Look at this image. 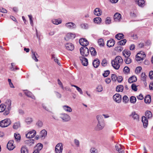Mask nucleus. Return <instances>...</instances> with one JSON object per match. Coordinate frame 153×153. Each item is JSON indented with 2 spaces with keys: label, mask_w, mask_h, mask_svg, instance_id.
I'll return each mask as SVG.
<instances>
[{
  "label": "nucleus",
  "mask_w": 153,
  "mask_h": 153,
  "mask_svg": "<svg viewBox=\"0 0 153 153\" xmlns=\"http://www.w3.org/2000/svg\"><path fill=\"white\" fill-rule=\"evenodd\" d=\"M123 62L121 57L120 56H117L112 61L111 64L113 68L116 70L118 69Z\"/></svg>",
  "instance_id": "nucleus-1"
},
{
  "label": "nucleus",
  "mask_w": 153,
  "mask_h": 153,
  "mask_svg": "<svg viewBox=\"0 0 153 153\" xmlns=\"http://www.w3.org/2000/svg\"><path fill=\"white\" fill-rule=\"evenodd\" d=\"M96 118L98 122L97 125L98 130H102L104 128L105 126L103 117L101 115H98L97 116Z\"/></svg>",
  "instance_id": "nucleus-2"
},
{
  "label": "nucleus",
  "mask_w": 153,
  "mask_h": 153,
  "mask_svg": "<svg viewBox=\"0 0 153 153\" xmlns=\"http://www.w3.org/2000/svg\"><path fill=\"white\" fill-rule=\"evenodd\" d=\"M81 54L83 56H87L89 54L88 49L86 47H82L80 49Z\"/></svg>",
  "instance_id": "nucleus-3"
},
{
  "label": "nucleus",
  "mask_w": 153,
  "mask_h": 153,
  "mask_svg": "<svg viewBox=\"0 0 153 153\" xmlns=\"http://www.w3.org/2000/svg\"><path fill=\"white\" fill-rule=\"evenodd\" d=\"M10 125V119H6L0 121V126L2 128L6 127Z\"/></svg>",
  "instance_id": "nucleus-4"
},
{
  "label": "nucleus",
  "mask_w": 153,
  "mask_h": 153,
  "mask_svg": "<svg viewBox=\"0 0 153 153\" xmlns=\"http://www.w3.org/2000/svg\"><path fill=\"white\" fill-rule=\"evenodd\" d=\"M63 149L62 144V143H58L55 147V152L56 153H62Z\"/></svg>",
  "instance_id": "nucleus-5"
},
{
  "label": "nucleus",
  "mask_w": 153,
  "mask_h": 153,
  "mask_svg": "<svg viewBox=\"0 0 153 153\" xmlns=\"http://www.w3.org/2000/svg\"><path fill=\"white\" fill-rule=\"evenodd\" d=\"M60 117L64 122H67L71 120L70 116L66 114H62L60 115Z\"/></svg>",
  "instance_id": "nucleus-6"
},
{
  "label": "nucleus",
  "mask_w": 153,
  "mask_h": 153,
  "mask_svg": "<svg viewBox=\"0 0 153 153\" xmlns=\"http://www.w3.org/2000/svg\"><path fill=\"white\" fill-rule=\"evenodd\" d=\"M36 134V131L34 130L30 131L26 134V136L28 138H32L34 137Z\"/></svg>",
  "instance_id": "nucleus-7"
},
{
  "label": "nucleus",
  "mask_w": 153,
  "mask_h": 153,
  "mask_svg": "<svg viewBox=\"0 0 153 153\" xmlns=\"http://www.w3.org/2000/svg\"><path fill=\"white\" fill-rule=\"evenodd\" d=\"M114 100L117 103H120V102L121 100V96L119 94H116L113 96Z\"/></svg>",
  "instance_id": "nucleus-8"
},
{
  "label": "nucleus",
  "mask_w": 153,
  "mask_h": 153,
  "mask_svg": "<svg viewBox=\"0 0 153 153\" xmlns=\"http://www.w3.org/2000/svg\"><path fill=\"white\" fill-rule=\"evenodd\" d=\"M80 44L82 46L85 47L88 45V41L85 38L80 39L79 40Z\"/></svg>",
  "instance_id": "nucleus-9"
},
{
  "label": "nucleus",
  "mask_w": 153,
  "mask_h": 153,
  "mask_svg": "<svg viewBox=\"0 0 153 153\" xmlns=\"http://www.w3.org/2000/svg\"><path fill=\"white\" fill-rule=\"evenodd\" d=\"M114 21L116 22H120L121 19V15L119 13H116L114 16Z\"/></svg>",
  "instance_id": "nucleus-10"
},
{
  "label": "nucleus",
  "mask_w": 153,
  "mask_h": 153,
  "mask_svg": "<svg viewBox=\"0 0 153 153\" xmlns=\"http://www.w3.org/2000/svg\"><path fill=\"white\" fill-rule=\"evenodd\" d=\"M79 59L83 66H87L88 65V62L87 59L84 57H80Z\"/></svg>",
  "instance_id": "nucleus-11"
},
{
  "label": "nucleus",
  "mask_w": 153,
  "mask_h": 153,
  "mask_svg": "<svg viewBox=\"0 0 153 153\" xmlns=\"http://www.w3.org/2000/svg\"><path fill=\"white\" fill-rule=\"evenodd\" d=\"M65 26L69 29H73L76 28V25L72 22H68L65 24Z\"/></svg>",
  "instance_id": "nucleus-12"
},
{
  "label": "nucleus",
  "mask_w": 153,
  "mask_h": 153,
  "mask_svg": "<svg viewBox=\"0 0 153 153\" xmlns=\"http://www.w3.org/2000/svg\"><path fill=\"white\" fill-rule=\"evenodd\" d=\"M66 49L68 51H72L74 48V45L71 43H67L65 44Z\"/></svg>",
  "instance_id": "nucleus-13"
},
{
  "label": "nucleus",
  "mask_w": 153,
  "mask_h": 153,
  "mask_svg": "<svg viewBox=\"0 0 153 153\" xmlns=\"http://www.w3.org/2000/svg\"><path fill=\"white\" fill-rule=\"evenodd\" d=\"M142 121L143 122L144 128H146L148 125V121L146 117L143 116L142 117Z\"/></svg>",
  "instance_id": "nucleus-14"
},
{
  "label": "nucleus",
  "mask_w": 153,
  "mask_h": 153,
  "mask_svg": "<svg viewBox=\"0 0 153 153\" xmlns=\"http://www.w3.org/2000/svg\"><path fill=\"white\" fill-rule=\"evenodd\" d=\"M75 36V34L71 33H69L66 35V37L65 38V40L68 41L70 39L74 38Z\"/></svg>",
  "instance_id": "nucleus-15"
},
{
  "label": "nucleus",
  "mask_w": 153,
  "mask_h": 153,
  "mask_svg": "<svg viewBox=\"0 0 153 153\" xmlns=\"http://www.w3.org/2000/svg\"><path fill=\"white\" fill-rule=\"evenodd\" d=\"M94 13L97 16H100L102 14V11L99 8H97L94 10Z\"/></svg>",
  "instance_id": "nucleus-16"
},
{
  "label": "nucleus",
  "mask_w": 153,
  "mask_h": 153,
  "mask_svg": "<svg viewBox=\"0 0 153 153\" xmlns=\"http://www.w3.org/2000/svg\"><path fill=\"white\" fill-rule=\"evenodd\" d=\"M24 93L27 97H31V98L33 99H35V97L32 95V93L30 92L27 90H26L25 91Z\"/></svg>",
  "instance_id": "nucleus-17"
},
{
  "label": "nucleus",
  "mask_w": 153,
  "mask_h": 153,
  "mask_svg": "<svg viewBox=\"0 0 153 153\" xmlns=\"http://www.w3.org/2000/svg\"><path fill=\"white\" fill-rule=\"evenodd\" d=\"M100 62L99 60L96 59L94 60L93 62V65L94 68H97L99 65Z\"/></svg>",
  "instance_id": "nucleus-18"
},
{
  "label": "nucleus",
  "mask_w": 153,
  "mask_h": 153,
  "mask_svg": "<svg viewBox=\"0 0 153 153\" xmlns=\"http://www.w3.org/2000/svg\"><path fill=\"white\" fill-rule=\"evenodd\" d=\"M115 43V42L113 39H111L107 41V45L109 47L113 46Z\"/></svg>",
  "instance_id": "nucleus-19"
},
{
  "label": "nucleus",
  "mask_w": 153,
  "mask_h": 153,
  "mask_svg": "<svg viewBox=\"0 0 153 153\" xmlns=\"http://www.w3.org/2000/svg\"><path fill=\"white\" fill-rule=\"evenodd\" d=\"M136 3L139 6L143 7L145 5V1L143 0H136Z\"/></svg>",
  "instance_id": "nucleus-20"
},
{
  "label": "nucleus",
  "mask_w": 153,
  "mask_h": 153,
  "mask_svg": "<svg viewBox=\"0 0 153 153\" xmlns=\"http://www.w3.org/2000/svg\"><path fill=\"white\" fill-rule=\"evenodd\" d=\"M42 144L40 143H38L35 147L36 149L35 150H37L38 152H39V151L42 149Z\"/></svg>",
  "instance_id": "nucleus-21"
},
{
  "label": "nucleus",
  "mask_w": 153,
  "mask_h": 153,
  "mask_svg": "<svg viewBox=\"0 0 153 153\" xmlns=\"http://www.w3.org/2000/svg\"><path fill=\"white\" fill-rule=\"evenodd\" d=\"M130 116L132 117L134 120H138L139 118L138 115L134 111L132 112Z\"/></svg>",
  "instance_id": "nucleus-22"
},
{
  "label": "nucleus",
  "mask_w": 153,
  "mask_h": 153,
  "mask_svg": "<svg viewBox=\"0 0 153 153\" xmlns=\"http://www.w3.org/2000/svg\"><path fill=\"white\" fill-rule=\"evenodd\" d=\"M13 129H17L21 127V124L20 122L19 121L15 123L13 125Z\"/></svg>",
  "instance_id": "nucleus-23"
},
{
  "label": "nucleus",
  "mask_w": 153,
  "mask_h": 153,
  "mask_svg": "<svg viewBox=\"0 0 153 153\" xmlns=\"http://www.w3.org/2000/svg\"><path fill=\"white\" fill-rule=\"evenodd\" d=\"M123 54L125 57H129L131 55L130 51L127 50H124L123 52Z\"/></svg>",
  "instance_id": "nucleus-24"
},
{
  "label": "nucleus",
  "mask_w": 153,
  "mask_h": 153,
  "mask_svg": "<svg viewBox=\"0 0 153 153\" xmlns=\"http://www.w3.org/2000/svg\"><path fill=\"white\" fill-rule=\"evenodd\" d=\"M137 80L136 77L135 76H133L130 77L128 80L129 83H131L135 82Z\"/></svg>",
  "instance_id": "nucleus-25"
},
{
  "label": "nucleus",
  "mask_w": 153,
  "mask_h": 153,
  "mask_svg": "<svg viewBox=\"0 0 153 153\" xmlns=\"http://www.w3.org/2000/svg\"><path fill=\"white\" fill-rule=\"evenodd\" d=\"M62 107L64 110L66 112H71L72 111V109L67 105L63 106Z\"/></svg>",
  "instance_id": "nucleus-26"
},
{
  "label": "nucleus",
  "mask_w": 153,
  "mask_h": 153,
  "mask_svg": "<svg viewBox=\"0 0 153 153\" xmlns=\"http://www.w3.org/2000/svg\"><path fill=\"white\" fill-rule=\"evenodd\" d=\"M33 121V119L31 117H27L26 118L25 120V123L28 125L30 124Z\"/></svg>",
  "instance_id": "nucleus-27"
},
{
  "label": "nucleus",
  "mask_w": 153,
  "mask_h": 153,
  "mask_svg": "<svg viewBox=\"0 0 153 153\" xmlns=\"http://www.w3.org/2000/svg\"><path fill=\"white\" fill-rule=\"evenodd\" d=\"M89 50L92 56H95L96 55L97 52L96 51L95 48L93 47H91L89 48Z\"/></svg>",
  "instance_id": "nucleus-28"
},
{
  "label": "nucleus",
  "mask_w": 153,
  "mask_h": 153,
  "mask_svg": "<svg viewBox=\"0 0 153 153\" xmlns=\"http://www.w3.org/2000/svg\"><path fill=\"white\" fill-rule=\"evenodd\" d=\"M151 97L149 95L146 96L144 98V101L146 103H149L151 102Z\"/></svg>",
  "instance_id": "nucleus-29"
},
{
  "label": "nucleus",
  "mask_w": 153,
  "mask_h": 153,
  "mask_svg": "<svg viewBox=\"0 0 153 153\" xmlns=\"http://www.w3.org/2000/svg\"><path fill=\"white\" fill-rule=\"evenodd\" d=\"M47 134V132L45 130L43 129L41 131L40 135L41 137H45Z\"/></svg>",
  "instance_id": "nucleus-30"
},
{
  "label": "nucleus",
  "mask_w": 153,
  "mask_h": 153,
  "mask_svg": "<svg viewBox=\"0 0 153 153\" xmlns=\"http://www.w3.org/2000/svg\"><path fill=\"white\" fill-rule=\"evenodd\" d=\"M123 88L124 87L123 85H118L117 86L116 91L118 92H122Z\"/></svg>",
  "instance_id": "nucleus-31"
},
{
  "label": "nucleus",
  "mask_w": 153,
  "mask_h": 153,
  "mask_svg": "<svg viewBox=\"0 0 153 153\" xmlns=\"http://www.w3.org/2000/svg\"><path fill=\"white\" fill-rule=\"evenodd\" d=\"M21 153H28V150L25 146H22L21 148Z\"/></svg>",
  "instance_id": "nucleus-32"
},
{
  "label": "nucleus",
  "mask_w": 153,
  "mask_h": 153,
  "mask_svg": "<svg viewBox=\"0 0 153 153\" xmlns=\"http://www.w3.org/2000/svg\"><path fill=\"white\" fill-rule=\"evenodd\" d=\"M32 58L36 62L38 61V59L37 58V56L38 55L37 53L33 51H32Z\"/></svg>",
  "instance_id": "nucleus-33"
},
{
  "label": "nucleus",
  "mask_w": 153,
  "mask_h": 153,
  "mask_svg": "<svg viewBox=\"0 0 153 153\" xmlns=\"http://www.w3.org/2000/svg\"><path fill=\"white\" fill-rule=\"evenodd\" d=\"M146 117L148 119L151 118L152 117V114L150 111H147L145 113Z\"/></svg>",
  "instance_id": "nucleus-34"
},
{
  "label": "nucleus",
  "mask_w": 153,
  "mask_h": 153,
  "mask_svg": "<svg viewBox=\"0 0 153 153\" xmlns=\"http://www.w3.org/2000/svg\"><path fill=\"white\" fill-rule=\"evenodd\" d=\"M124 61L127 64H129L132 61L131 58L129 57H125Z\"/></svg>",
  "instance_id": "nucleus-35"
},
{
  "label": "nucleus",
  "mask_w": 153,
  "mask_h": 153,
  "mask_svg": "<svg viewBox=\"0 0 153 153\" xmlns=\"http://www.w3.org/2000/svg\"><path fill=\"white\" fill-rule=\"evenodd\" d=\"M115 38L118 40L124 38V35L122 33H118L115 36Z\"/></svg>",
  "instance_id": "nucleus-36"
},
{
  "label": "nucleus",
  "mask_w": 153,
  "mask_h": 153,
  "mask_svg": "<svg viewBox=\"0 0 153 153\" xmlns=\"http://www.w3.org/2000/svg\"><path fill=\"white\" fill-rule=\"evenodd\" d=\"M143 57H141L139 55H137L136 56L135 59L137 61H139L141 60H143L144 58L145 57V56L144 55Z\"/></svg>",
  "instance_id": "nucleus-37"
},
{
  "label": "nucleus",
  "mask_w": 153,
  "mask_h": 153,
  "mask_svg": "<svg viewBox=\"0 0 153 153\" xmlns=\"http://www.w3.org/2000/svg\"><path fill=\"white\" fill-rule=\"evenodd\" d=\"M101 19L100 17H96L94 19V21L95 23L100 24L101 21Z\"/></svg>",
  "instance_id": "nucleus-38"
},
{
  "label": "nucleus",
  "mask_w": 153,
  "mask_h": 153,
  "mask_svg": "<svg viewBox=\"0 0 153 153\" xmlns=\"http://www.w3.org/2000/svg\"><path fill=\"white\" fill-rule=\"evenodd\" d=\"M6 108V106L4 104H1L0 105V112H3Z\"/></svg>",
  "instance_id": "nucleus-39"
},
{
  "label": "nucleus",
  "mask_w": 153,
  "mask_h": 153,
  "mask_svg": "<svg viewBox=\"0 0 153 153\" xmlns=\"http://www.w3.org/2000/svg\"><path fill=\"white\" fill-rule=\"evenodd\" d=\"M52 22L53 24L57 25L61 24L62 21L60 20H59L57 19H53L52 20Z\"/></svg>",
  "instance_id": "nucleus-40"
},
{
  "label": "nucleus",
  "mask_w": 153,
  "mask_h": 153,
  "mask_svg": "<svg viewBox=\"0 0 153 153\" xmlns=\"http://www.w3.org/2000/svg\"><path fill=\"white\" fill-rule=\"evenodd\" d=\"M136 101V99L135 97L131 96L130 98V102L133 104H134Z\"/></svg>",
  "instance_id": "nucleus-41"
},
{
  "label": "nucleus",
  "mask_w": 153,
  "mask_h": 153,
  "mask_svg": "<svg viewBox=\"0 0 153 153\" xmlns=\"http://www.w3.org/2000/svg\"><path fill=\"white\" fill-rule=\"evenodd\" d=\"M122 100L125 103H127L129 101L128 98L126 95L124 96L123 97Z\"/></svg>",
  "instance_id": "nucleus-42"
},
{
  "label": "nucleus",
  "mask_w": 153,
  "mask_h": 153,
  "mask_svg": "<svg viewBox=\"0 0 153 153\" xmlns=\"http://www.w3.org/2000/svg\"><path fill=\"white\" fill-rule=\"evenodd\" d=\"M99 45L101 46H103L104 45V42L103 39H100L98 41Z\"/></svg>",
  "instance_id": "nucleus-43"
},
{
  "label": "nucleus",
  "mask_w": 153,
  "mask_h": 153,
  "mask_svg": "<svg viewBox=\"0 0 153 153\" xmlns=\"http://www.w3.org/2000/svg\"><path fill=\"white\" fill-rule=\"evenodd\" d=\"M126 42V39H124L119 41L118 43V45H124Z\"/></svg>",
  "instance_id": "nucleus-44"
},
{
  "label": "nucleus",
  "mask_w": 153,
  "mask_h": 153,
  "mask_svg": "<svg viewBox=\"0 0 153 153\" xmlns=\"http://www.w3.org/2000/svg\"><path fill=\"white\" fill-rule=\"evenodd\" d=\"M74 143L76 146L77 147H79L80 146L79 141L77 139H74Z\"/></svg>",
  "instance_id": "nucleus-45"
},
{
  "label": "nucleus",
  "mask_w": 153,
  "mask_h": 153,
  "mask_svg": "<svg viewBox=\"0 0 153 153\" xmlns=\"http://www.w3.org/2000/svg\"><path fill=\"white\" fill-rule=\"evenodd\" d=\"M142 67L140 66H138L136 68L135 72L137 74L140 73L142 70Z\"/></svg>",
  "instance_id": "nucleus-46"
},
{
  "label": "nucleus",
  "mask_w": 153,
  "mask_h": 153,
  "mask_svg": "<svg viewBox=\"0 0 153 153\" xmlns=\"http://www.w3.org/2000/svg\"><path fill=\"white\" fill-rule=\"evenodd\" d=\"M123 72L125 73H128L130 72V69L127 66H125L124 67L123 69Z\"/></svg>",
  "instance_id": "nucleus-47"
},
{
  "label": "nucleus",
  "mask_w": 153,
  "mask_h": 153,
  "mask_svg": "<svg viewBox=\"0 0 153 153\" xmlns=\"http://www.w3.org/2000/svg\"><path fill=\"white\" fill-rule=\"evenodd\" d=\"M52 59L55 62L57 63L58 65H60V63L58 62V59L57 58L55 57L54 55H52Z\"/></svg>",
  "instance_id": "nucleus-48"
},
{
  "label": "nucleus",
  "mask_w": 153,
  "mask_h": 153,
  "mask_svg": "<svg viewBox=\"0 0 153 153\" xmlns=\"http://www.w3.org/2000/svg\"><path fill=\"white\" fill-rule=\"evenodd\" d=\"M13 141L10 140V150H12L14 149L15 146L13 145Z\"/></svg>",
  "instance_id": "nucleus-49"
},
{
  "label": "nucleus",
  "mask_w": 153,
  "mask_h": 153,
  "mask_svg": "<svg viewBox=\"0 0 153 153\" xmlns=\"http://www.w3.org/2000/svg\"><path fill=\"white\" fill-rule=\"evenodd\" d=\"M36 125L39 127H41L43 125V122L41 120H38L36 123Z\"/></svg>",
  "instance_id": "nucleus-50"
},
{
  "label": "nucleus",
  "mask_w": 153,
  "mask_h": 153,
  "mask_svg": "<svg viewBox=\"0 0 153 153\" xmlns=\"http://www.w3.org/2000/svg\"><path fill=\"white\" fill-rule=\"evenodd\" d=\"M26 143L29 145H31L34 143V140L33 139H29L26 141Z\"/></svg>",
  "instance_id": "nucleus-51"
},
{
  "label": "nucleus",
  "mask_w": 153,
  "mask_h": 153,
  "mask_svg": "<svg viewBox=\"0 0 153 153\" xmlns=\"http://www.w3.org/2000/svg\"><path fill=\"white\" fill-rule=\"evenodd\" d=\"M131 89L134 91H137V86L134 84H133L131 86Z\"/></svg>",
  "instance_id": "nucleus-52"
},
{
  "label": "nucleus",
  "mask_w": 153,
  "mask_h": 153,
  "mask_svg": "<svg viewBox=\"0 0 153 153\" xmlns=\"http://www.w3.org/2000/svg\"><path fill=\"white\" fill-rule=\"evenodd\" d=\"M11 65L12 66V68H11V69L12 71H15V70L18 69L19 68L16 67V66L15 65V64L14 63H11Z\"/></svg>",
  "instance_id": "nucleus-53"
},
{
  "label": "nucleus",
  "mask_w": 153,
  "mask_h": 153,
  "mask_svg": "<svg viewBox=\"0 0 153 153\" xmlns=\"http://www.w3.org/2000/svg\"><path fill=\"white\" fill-rule=\"evenodd\" d=\"M96 89L97 91L99 92L102 91L103 90L102 87L101 85L98 86Z\"/></svg>",
  "instance_id": "nucleus-54"
},
{
  "label": "nucleus",
  "mask_w": 153,
  "mask_h": 153,
  "mask_svg": "<svg viewBox=\"0 0 153 153\" xmlns=\"http://www.w3.org/2000/svg\"><path fill=\"white\" fill-rule=\"evenodd\" d=\"M110 74V71L109 70H106L105 71L104 73L102 74L104 77H107Z\"/></svg>",
  "instance_id": "nucleus-55"
},
{
  "label": "nucleus",
  "mask_w": 153,
  "mask_h": 153,
  "mask_svg": "<svg viewBox=\"0 0 153 153\" xmlns=\"http://www.w3.org/2000/svg\"><path fill=\"white\" fill-rule=\"evenodd\" d=\"M111 78L112 80L113 81H115L117 79V77L116 75L114 74H112L111 76Z\"/></svg>",
  "instance_id": "nucleus-56"
},
{
  "label": "nucleus",
  "mask_w": 153,
  "mask_h": 153,
  "mask_svg": "<svg viewBox=\"0 0 153 153\" xmlns=\"http://www.w3.org/2000/svg\"><path fill=\"white\" fill-rule=\"evenodd\" d=\"M14 137L15 139L17 140H20L21 138V136L19 134H14Z\"/></svg>",
  "instance_id": "nucleus-57"
},
{
  "label": "nucleus",
  "mask_w": 153,
  "mask_h": 153,
  "mask_svg": "<svg viewBox=\"0 0 153 153\" xmlns=\"http://www.w3.org/2000/svg\"><path fill=\"white\" fill-rule=\"evenodd\" d=\"M141 79L143 81H144L146 79V76L144 73H143L141 74Z\"/></svg>",
  "instance_id": "nucleus-58"
},
{
  "label": "nucleus",
  "mask_w": 153,
  "mask_h": 153,
  "mask_svg": "<svg viewBox=\"0 0 153 153\" xmlns=\"http://www.w3.org/2000/svg\"><path fill=\"white\" fill-rule=\"evenodd\" d=\"M111 20L110 17H108L106 18L105 23L106 24H109L111 23Z\"/></svg>",
  "instance_id": "nucleus-59"
},
{
  "label": "nucleus",
  "mask_w": 153,
  "mask_h": 153,
  "mask_svg": "<svg viewBox=\"0 0 153 153\" xmlns=\"http://www.w3.org/2000/svg\"><path fill=\"white\" fill-rule=\"evenodd\" d=\"M119 146L120 147V148L119 147V146L117 145H116L115 146V148H116V149L117 151L118 152L120 151V150H121V149H123L122 146H121L120 145Z\"/></svg>",
  "instance_id": "nucleus-60"
},
{
  "label": "nucleus",
  "mask_w": 153,
  "mask_h": 153,
  "mask_svg": "<svg viewBox=\"0 0 153 153\" xmlns=\"http://www.w3.org/2000/svg\"><path fill=\"white\" fill-rule=\"evenodd\" d=\"M137 55H139V56H140L141 57H143V56H144V55L145 56V57H146V55L145 53L142 51H140V53H138Z\"/></svg>",
  "instance_id": "nucleus-61"
},
{
  "label": "nucleus",
  "mask_w": 153,
  "mask_h": 153,
  "mask_svg": "<svg viewBox=\"0 0 153 153\" xmlns=\"http://www.w3.org/2000/svg\"><path fill=\"white\" fill-rule=\"evenodd\" d=\"M116 50L119 52H120L122 51L123 48L121 46H119L116 47Z\"/></svg>",
  "instance_id": "nucleus-62"
},
{
  "label": "nucleus",
  "mask_w": 153,
  "mask_h": 153,
  "mask_svg": "<svg viewBox=\"0 0 153 153\" xmlns=\"http://www.w3.org/2000/svg\"><path fill=\"white\" fill-rule=\"evenodd\" d=\"M10 113L9 110L7 108L6 109L5 111L4 112L3 114L4 115H7L8 114Z\"/></svg>",
  "instance_id": "nucleus-63"
},
{
  "label": "nucleus",
  "mask_w": 153,
  "mask_h": 153,
  "mask_svg": "<svg viewBox=\"0 0 153 153\" xmlns=\"http://www.w3.org/2000/svg\"><path fill=\"white\" fill-rule=\"evenodd\" d=\"M90 152L91 153H97V152L94 148H91L90 149Z\"/></svg>",
  "instance_id": "nucleus-64"
}]
</instances>
